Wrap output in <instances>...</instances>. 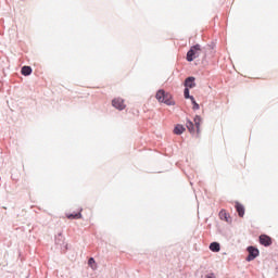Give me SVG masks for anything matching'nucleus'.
<instances>
[{
    "instance_id": "nucleus-1",
    "label": "nucleus",
    "mask_w": 278,
    "mask_h": 278,
    "mask_svg": "<svg viewBox=\"0 0 278 278\" xmlns=\"http://www.w3.org/2000/svg\"><path fill=\"white\" fill-rule=\"evenodd\" d=\"M156 99L160 103H165V105H175V101H173L170 94L166 93L165 90H159L156 92Z\"/></svg>"
},
{
    "instance_id": "nucleus-2",
    "label": "nucleus",
    "mask_w": 278,
    "mask_h": 278,
    "mask_svg": "<svg viewBox=\"0 0 278 278\" xmlns=\"http://www.w3.org/2000/svg\"><path fill=\"white\" fill-rule=\"evenodd\" d=\"M201 55V45H195L187 52V62H193Z\"/></svg>"
},
{
    "instance_id": "nucleus-3",
    "label": "nucleus",
    "mask_w": 278,
    "mask_h": 278,
    "mask_svg": "<svg viewBox=\"0 0 278 278\" xmlns=\"http://www.w3.org/2000/svg\"><path fill=\"white\" fill-rule=\"evenodd\" d=\"M112 106L115 108V110L123 111L127 108L125 104V100L123 98H115L112 100Z\"/></svg>"
},
{
    "instance_id": "nucleus-4",
    "label": "nucleus",
    "mask_w": 278,
    "mask_h": 278,
    "mask_svg": "<svg viewBox=\"0 0 278 278\" xmlns=\"http://www.w3.org/2000/svg\"><path fill=\"white\" fill-rule=\"evenodd\" d=\"M248 257H247V262H253V260H255V257H257L260 255V250H257L254 247H249L248 248Z\"/></svg>"
},
{
    "instance_id": "nucleus-5",
    "label": "nucleus",
    "mask_w": 278,
    "mask_h": 278,
    "mask_svg": "<svg viewBox=\"0 0 278 278\" xmlns=\"http://www.w3.org/2000/svg\"><path fill=\"white\" fill-rule=\"evenodd\" d=\"M260 242H261V244H263L264 247H270V244H271L270 237L265 236V235H262V236L260 237Z\"/></svg>"
},
{
    "instance_id": "nucleus-6",
    "label": "nucleus",
    "mask_w": 278,
    "mask_h": 278,
    "mask_svg": "<svg viewBox=\"0 0 278 278\" xmlns=\"http://www.w3.org/2000/svg\"><path fill=\"white\" fill-rule=\"evenodd\" d=\"M193 123L197 127V131L199 134V131H201V123H203V118H201V116L197 115L193 119Z\"/></svg>"
},
{
    "instance_id": "nucleus-7",
    "label": "nucleus",
    "mask_w": 278,
    "mask_h": 278,
    "mask_svg": "<svg viewBox=\"0 0 278 278\" xmlns=\"http://www.w3.org/2000/svg\"><path fill=\"white\" fill-rule=\"evenodd\" d=\"M185 86L186 88H194V86H197V84L194 83V77H188L185 80Z\"/></svg>"
},
{
    "instance_id": "nucleus-8",
    "label": "nucleus",
    "mask_w": 278,
    "mask_h": 278,
    "mask_svg": "<svg viewBox=\"0 0 278 278\" xmlns=\"http://www.w3.org/2000/svg\"><path fill=\"white\" fill-rule=\"evenodd\" d=\"M210 251H212L213 253H218L220 251V243L212 242L210 244Z\"/></svg>"
},
{
    "instance_id": "nucleus-9",
    "label": "nucleus",
    "mask_w": 278,
    "mask_h": 278,
    "mask_svg": "<svg viewBox=\"0 0 278 278\" xmlns=\"http://www.w3.org/2000/svg\"><path fill=\"white\" fill-rule=\"evenodd\" d=\"M184 131H186V127H184V125L178 124L174 128V134H176V136H181V134H184Z\"/></svg>"
},
{
    "instance_id": "nucleus-10",
    "label": "nucleus",
    "mask_w": 278,
    "mask_h": 278,
    "mask_svg": "<svg viewBox=\"0 0 278 278\" xmlns=\"http://www.w3.org/2000/svg\"><path fill=\"white\" fill-rule=\"evenodd\" d=\"M236 210L238 212V215L242 218L244 216V205L236 202Z\"/></svg>"
},
{
    "instance_id": "nucleus-11",
    "label": "nucleus",
    "mask_w": 278,
    "mask_h": 278,
    "mask_svg": "<svg viewBox=\"0 0 278 278\" xmlns=\"http://www.w3.org/2000/svg\"><path fill=\"white\" fill-rule=\"evenodd\" d=\"M88 266L91 268V270H97L99 268V265L97 264V261H94V257H90L88 260Z\"/></svg>"
},
{
    "instance_id": "nucleus-12",
    "label": "nucleus",
    "mask_w": 278,
    "mask_h": 278,
    "mask_svg": "<svg viewBox=\"0 0 278 278\" xmlns=\"http://www.w3.org/2000/svg\"><path fill=\"white\" fill-rule=\"evenodd\" d=\"M55 244H58L59 247H62V244H64V235H62L61 232L55 236Z\"/></svg>"
},
{
    "instance_id": "nucleus-13",
    "label": "nucleus",
    "mask_w": 278,
    "mask_h": 278,
    "mask_svg": "<svg viewBox=\"0 0 278 278\" xmlns=\"http://www.w3.org/2000/svg\"><path fill=\"white\" fill-rule=\"evenodd\" d=\"M219 218L222 220H225L226 223H231V220H229V215L227 214V212H225V210L219 212Z\"/></svg>"
},
{
    "instance_id": "nucleus-14",
    "label": "nucleus",
    "mask_w": 278,
    "mask_h": 278,
    "mask_svg": "<svg viewBox=\"0 0 278 278\" xmlns=\"http://www.w3.org/2000/svg\"><path fill=\"white\" fill-rule=\"evenodd\" d=\"M186 125H187V129H189L190 134H194V123H192V121L188 119Z\"/></svg>"
},
{
    "instance_id": "nucleus-15",
    "label": "nucleus",
    "mask_w": 278,
    "mask_h": 278,
    "mask_svg": "<svg viewBox=\"0 0 278 278\" xmlns=\"http://www.w3.org/2000/svg\"><path fill=\"white\" fill-rule=\"evenodd\" d=\"M30 73H31V68L29 66L22 67V75H24L25 77L29 76Z\"/></svg>"
},
{
    "instance_id": "nucleus-16",
    "label": "nucleus",
    "mask_w": 278,
    "mask_h": 278,
    "mask_svg": "<svg viewBox=\"0 0 278 278\" xmlns=\"http://www.w3.org/2000/svg\"><path fill=\"white\" fill-rule=\"evenodd\" d=\"M67 218H70L71 220L73 219H79L81 218V213H76V214H68Z\"/></svg>"
},
{
    "instance_id": "nucleus-17",
    "label": "nucleus",
    "mask_w": 278,
    "mask_h": 278,
    "mask_svg": "<svg viewBox=\"0 0 278 278\" xmlns=\"http://www.w3.org/2000/svg\"><path fill=\"white\" fill-rule=\"evenodd\" d=\"M184 94H185V99H190V100L192 101V98H193V97L190 96V89L185 88Z\"/></svg>"
},
{
    "instance_id": "nucleus-18",
    "label": "nucleus",
    "mask_w": 278,
    "mask_h": 278,
    "mask_svg": "<svg viewBox=\"0 0 278 278\" xmlns=\"http://www.w3.org/2000/svg\"><path fill=\"white\" fill-rule=\"evenodd\" d=\"M191 103L193 104V110H199V103L194 100V98H191Z\"/></svg>"
}]
</instances>
